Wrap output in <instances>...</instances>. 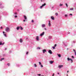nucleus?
Segmentation results:
<instances>
[{"label":"nucleus","instance_id":"49530a36","mask_svg":"<svg viewBox=\"0 0 76 76\" xmlns=\"http://www.w3.org/2000/svg\"><path fill=\"white\" fill-rule=\"evenodd\" d=\"M31 22H34V20H32Z\"/></svg>","mask_w":76,"mask_h":76},{"label":"nucleus","instance_id":"de8ad7c7","mask_svg":"<svg viewBox=\"0 0 76 76\" xmlns=\"http://www.w3.org/2000/svg\"><path fill=\"white\" fill-rule=\"evenodd\" d=\"M75 55L76 56V52H75Z\"/></svg>","mask_w":76,"mask_h":76},{"label":"nucleus","instance_id":"79ce46f5","mask_svg":"<svg viewBox=\"0 0 76 76\" xmlns=\"http://www.w3.org/2000/svg\"><path fill=\"white\" fill-rule=\"evenodd\" d=\"M28 52H27L26 53V54H28Z\"/></svg>","mask_w":76,"mask_h":76},{"label":"nucleus","instance_id":"a18cd8bd","mask_svg":"<svg viewBox=\"0 0 76 76\" xmlns=\"http://www.w3.org/2000/svg\"><path fill=\"white\" fill-rule=\"evenodd\" d=\"M73 43L75 44V41H73Z\"/></svg>","mask_w":76,"mask_h":76},{"label":"nucleus","instance_id":"9d476101","mask_svg":"<svg viewBox=\"0 0 76 76\" xmlns=\"http://www.w3.org/2000/svg\"><path fill=\"white\" fill-rule=\"evenodd\" d=\"M24 19H25V20H26V19H27V18H26V16L25 15H24Z\"/></svg>","mask_w":76,"mask_h":76},{"label":"nucleus","instance_id":"3c124183","mask_svg":"<svg viewBox=\"0 0 76 76\" xmlns=\"http://www.w3.org/2000/svg\"><path fill=\"white\" fill-rule=\"evenodd\" d=\"M23 22H25V20H23Z\"/></svg>","mask_w":76,"mask_h":76},{"label":"nucleus","instance_id":"c85d7f7f","mask_svg":"<svg viewBox=\"0 0 76 76\" xmlns=\"http://www.w3.org/2000/svg\"><path fill=\"white\" fill-rule=\"evenodd\" d=\"M37 75L39 76H41V74H37Z\"/></svg>","mask_w":76,"mask_h":76},{"label":"nucleus","instance_id":"423d86ee","mask_svg":"<svg viewBox=\"0 0 76 76\" xmlns=\"http://www.w3.org/2000/svg\"><path fill=\"white\" fill-rule=\"evenodd\" d=\"M48 53H50V54H52V51L51 50H49L48 51Z\"/></svg>","mask_w":76,"mask_h":76},{"label":"nucleus","instance_id":"37998d69","mask_svg":"<svg viewBox=\"0 0 76 76\" xmlns=\"http://www.w3.org/2000/svg\"><path fill=\"white\" fill-rule=\"evenodd\" d=\"M1 29H3V27H1Z\"/></svg>","mask_w":76,"mask_h":76},{"label":"nucleus","instance_id":"ddd939ff","mask_svg":"<svg viewBox=\"0 0 76 76\" xmlns=\"http://www.w3.org/2000/svg\"><path fill=\"white\" fill-rule=\"evenodd\" d=\"M19 28H20V26L17 27V30H19Z\"/></svg>","mask_w":76,"mask_h":76},{"label":"nucleus","instance_id":"0eeeda50","mask_svg":"<svg viewBox=\"0 0 76 76\" xmlns=\"http://www.w3.org/2000/svg\"><path fill=\"white\" fill-rule=\"evenodd\" d=\"M49 63L50 64H53L54 63V61H49Z\"/></svg>","mask_w":76,"mask_h":76},{"label":"nucleus","instance_id":"f704fd0d","mask_svg":"<svg viewBox=\"0 0 76 76\" xmlns=\"http://www.w3.org/2000/svg\"><path fill=\"white\" fill-rule=\"evenodd\" d=\"M65 17H67V15H65Z\"/></svg>","mask_w":76,"mask_h":76},{"label":"nucleus","instance_id":"bf43d9fd","mask_svg":"<svg viewBox=\"0 0 76 76\" xmlns=\"http://www.w3.org/2000/svg\"><path fill=\"white\" fill-rule=\"evenodd\" d=\"M69 34H70V33H69Z\"/></svg>","mask_w":76,"mask_h":76},{"label":"nucleus","instance_id":"393cba45","mask_svg":"<svg viewBox=\"0 0 76 76\" xmlns=\"http://www.w3.org/2000/svg\"><path fill=\"white\" fill-rule=\"evenodd\" d=\"M39 65H41V62H39Z\"/></svg>","mask_w":76,"mask_h":76},{"label":"nucleus","instance_id":"a878e982","mask_svg":"<svg viewBox=\"0 0 76 76\" xmlns=\"http://www.w3.org/2000/svg\"><path fill=\"white\" fill-rule=\"evenodd\" d=\"M66 5L67 7H68V5H67V4H66Z\"/></svg>","mask_w":76,"mask_h":76},{"label":"nucleus","instance_id":"864d4df0","mask_svg":"<svg viewBox=\"0 0 76 76\" xmlns=\"http://www.w3.org/2000/svg\"><path fill=\"white\" fill-rule=\"evenodd\" d=\"M2 4L0 3V6H1V5Z\"/></svg>","mask_w":76,"mask_h":76},{"label":"nucleus","instance_id":"2f4dec72","mask_svg":"<svg viewBox=\"0 0 76 76\" xmlns=\"http://www.w3.org/2000/svg\"><path fill=\"white\" fill-rule=\"evenodd\" d=\"M41 67H43V65H41Z\"/></svg>","mask_w":76,"mask_h":76},{"label":"nucleus","instance_id":"a19ab883","mask_svg":"<svg viewBox=\"0 0 76 76\" xmlns=\"http://www.w3.org/2000/svg\"><path fill=\"white\" fill-rule=\"evenodd\" d=\"M37 49H40V48L38 47L37 48Z\"/></svg>","mask_w":76,"mask_h":76},{"label":"nucleus","instance_id":"4be33fe9","mask_svg":"<svg viewBox=\"0 0 76 76\" xmlns=\"http://www.w3.org/2000/svg\"><path fill=\"white\" fill-rule=\"evenodd\" d=\"M63 6V4H60L59 6Z\"/></svg>","mask_w":76,"mask_h":76},{"label":"nucleus","instance_id":"e433bc0d","mask_svg":"<svg viewBox=\"0 0 76 76\" xmlns=\"http://www.w3.org/2000/svg\"><path fill=\"white\" fill-rule=\"evenodd\" d=\"M72 57L73 58H74V56H72Z\"/></svg>","mask_w":76,"mask_h":76},{"label":"nucleus","instance_id":"7c9ffc66","mask_svg":"<svg viewBox=\"0 0 76 76\" xmlns=\"http://www.w3.org/2000/svg\"><path fill=\"white\" fill-rule=\"evenodd\" d=\"M37 65L35 64H34V67H37Z\"/></svg>","mask_w":76,"mask_h":76},{"label":"nucleus","instance_id":"6e6d98bb","mask_svg":"<svg viewBox=\"0 0 76 76\" xmlns=\"http://www.w3.org/2000/svg\"><path fill=\"white\" fill-rule=\"evenodd\" d=\"M58 75H59L60 74L59 73H58Z\"/></svg>","mask_w":76,"mask_h":76},{"label":"nucleus","instance_id":"09e8293b","mask_svg":"<svg viewBox=\"0 0 76 76\" xmlns=\"http://www.w3.org/2000/svg\"><path fill=\"white\" fill-rule=\"evenodd\" d=\"M15 15H16V14H17V13H16V12H15Z\"/></svg>","mask_w":76,"mask_h":76},{"label":"nucleus","instance_id":"5701e85b","mask_svg":"<svg viewBox=\"0 0 76 76\" xmlns=\"http://www.w3.org/2000/svg\"><path fill=\"white\" fill-rule=\"evenodd\" d=\"M55 15L56 16H58V13L57 12L56 13Z\"/></svg>","mask_w":76,"mask_h":76},{"label":"nucleus","instance_id":"bb28decb","mask_svg":"<svg viewBox=\"0 0 76 76\" xmlns=\"http://www.w3.org/2000/svg\"><path fill=\"white\" fill-rule=\"evenodd\" d=\"M3 7H0V8L1 9H3Z\"/></svg>","mask_w":76,"mask_h":76},{"label":"nucleus","instance_id":"c03bdc74","mask_svg":"<svg viewBox=\"0 0 76 76\" xmlns=\"http://www.w3.org/2000/svg\"><path fill=\"white\" fill-rule=\"evenodd\" d=\"M69 15H71V16H72V14H69Z\"/></svg>","mask_w":76,"mask_h":76},{"label":"nucleus","instance_id":"8fccbe9b","mask_svg":"<svg viewBox=\"0 0 76 76\" xmlns=\"http://www.w3.org/2000/svg\"><path fill=\"white\" fill-rule=\"evenodd\" d=\"M53 76H54V74H53L52 75Z\"/></svg>","mask_w":76,"mask_h":76},{"label":"nucleus","instance_id":"052dcab7","mask_svg":"<svg viewBox=\"0 0 76 76\" xmlns=\"http://www.w3.org/2000/svg\"><path fill=\"white\" fill-rule=\"evenodd\" d=\"M42 76H44L43 75H42Z\"/></svg>","mask_w":76,"mask_h":76},{"label":"nucleus","instance_id":"7ed1b4c3","mask_svg":"<svg viewBox=\"0 0 76 76\" xmlns=\"http://www.w3.org/2000/svg\"><path fill=\"white\" fill-rule=\"evenodd\" d=\"M44 34H45V32H43L42 33V34H41L40 35V37H42V36L44 35Z\"/></svg>","mask_w":76,"mask_h":76},{"label":"nucleus","instance_id":"13d9d810","mask_svg":"<svg viewBox=\"0 0 76 76\" xmlns=\"http://www.w3.org/2000/svg\"><path fill=\"white\" fill-rule=\"evenodd\" d=\"M52 8H53V7H52Z\"/></svg>","mask_w":76,"mask_h":76},{"label":"nucleus","instance_id":"6e6552de","mask_svg":"<svg viewBox=\"0 0 76 76\" xmlns=\"http://www.w3.org/2000/svg\"><path fill=\"white\" fill-rule=\"evenodd\" d=\"M43 53H45V52H46L47 50L45 49H44L42 50Z\"/></svg>","mask_w":76,"mask_h":76},{"label":"nucleus","instance_id":"39448f33","mask_svg":"<svg viewBox=\"0 0 76 76\" xmlns=\"http://www.w3.org/2000/svg\"><path fill=\"white\" fill-rule=\"evenodd\" d=\"M4 44V42L3 43H2V42H0V45H3Z\"/></svg>","mask_w":76,"mask_h":76},{"label":"nucleus","instance_id":"a211bd4d","mask_svg":"<svg viewBox=\"0 0 76 76\" xmlns=\"http://www.w3.org/2000/svg\"><path fill=\"white\" fill-rule=\"evenodd\" d=\"M45 5H46V4L45 3L44 4H43L42 5V6L43 7L44 6H45Z\"/></svg>","mask_w":76,"mask_h":76},{"label":"nucleus","instance_id":"412c9836","mask_svg":"<svg viewBox=\"0 0 76 76\" xmlns=\"http://www.w3.org/2000/svg\"><path fill=\"white\" fill-rule=\"evenodd\" d=\"M4 58H2L1 59L0 61H2V60H4Z\"/></svg>","mask_w":76,"mask_h":76},{"label":"nucleus","instance_id":"4d7b16f0","mask_svg":"<svg viewBox=\"0 0 76 76\" xmlns=\"http://www.w3.org/2000/svg\"><path fill=\"white\" fill-rule=\"evenodd\" d=\"M42 1V0H41V1Z\"/></svg>","mask_w":76,"mask_h":76},{"label":"nucleus","instance_id":"4468645a","mask_svg":"<svg viewBox=\"0 0 76 76\" xmlns=\"http://www.w3.org/2000/svg\"><path fill=\"white\" fill-rule=\"evenodd\" d=\"M51 18L52 19V20H54V17L53 16H51Z\"/></svg>","mask_w":76,"mask_h":76},{"label":"nucleus","instance_id":"20e7f679","mask_svg":"<svg viewBox=\"0 0 76 76\" xmlns=\"http://www.w3.org/2000/svg\"><path fill=\"white\" fill-rule=\"evenodd\" d=\"M3 33L5 37H7V36L6 35V33L4 32V31H3Z\"/></svg>","mask_w":76,"mask_h":76},{"label":"nucleus","instance_id":"f257e3e1","mask_svg":"<svg viewBox=\"0 0 76 76\" xmlns=\"http://www.w3.org/2000/svg\"><path fill=\"white\" fill-rule=\"evenodd\" d=\"M5 30L7 32H9L10 31V28L9 27H7L5 29Z\"/></svg>","mask_w":76,"mask_h":76},{"label":"nucleus","instance_id":"f8f14e48","mask_svg":"<svg viewBox=\"0 0 76 76\" xmlns=\"http://www.w3.org/2000/svg\"><path fill=\"white\" fill-rule=\"evenodd\" d=\"M63 65H59L58 66V67L59 69L61 68V67H63Z\"/></svg>","mask_w":76,"mask_h":76},{"label":"nucleus","instance_id":"cd10ccee","mask_svg":"<svg viewBox=\"0 0 76 76\" xmlns=\"http://www.w3.org/2000/svg\"><path fill=\"white\" fill-rule=\"evenodd\" d=\"M7 65H8V66H10V63H8V64H7Z\"/></svg>","mask_w":76,"mask_h":76},{"label":"nucleus","instance_id":"9b49d317","mask_svg":"<svg viewBox=\"0 0 76 76\" xmlns=\"http://www.w3.org/2000/svg\"><path fill=\"white\" fill-rule=\"evenodd\" d=\"M36 39L37 41H38L39 40V37L38 36H37L36 37Z\"/></svg>","mask_w":76,"mask_h":76},{"label":"nucleus","instance_id":"f3484780","mask_svg":"<svg viewBox=\"0 0 76 76\" xmlns=\"http://www.w3.org/2000/svg\"><path fill=\"white\" fill-rule=\"evenodd\" d=\"M57 55L59 57H61V55L60 54H58Z\"/></svg>","mask_w":76,"mask_h":76},{"label":"nucleus","instance_id":"ea45409f","mask_svg":"<svg viewBox=\"0 0 76 76\" xmlns=\"http://www.w3.org/2000/svg\"><path fill=\"white\" fill-rule=\"evenodd\" d=\"M44 29H45V30H47V28H44Z\"/></svg>","mask_w":76,"mask_h":76},{"label":"nucleus","instance_id":"5fc2aeb1","mask_svg":"<svg viewBox=\"0 0 76 76\" xmlns=\"http://www.w3.org/2000/svg\"><path fill=\"white\" fill-rule=\"evenodd\" d=\"M67 73H69V71H67Z\"/></svg>","mask_w":76,"mask_h":76},{"label":"nucleus","instance_id":"4c0bfd02","mask_svg":"<svg viewBox=\"0 0 76 76\" xmlns=\"http://www.w3.org/2000/svg\"><path fill=\"white\" fill-rule=\"evenodd\" d=\"M18 17V16L17 15H15V18H16Z\"/></svg>","mask_w":76,"mask_h":76},{"label":"nucleus","instance_id":"473e14b6","mask_svg":"<svg viewBox=\"0 0 76 76\" xmlns=\"http://www.w3.org/2000/svg\"><path fill=\"white\" fill-rule=\"evenodd\" d=\"M52 48H53V49H55V47H53Z\"/></svg>","mask_w":76,"mask_h":76},{"label":"nucleus","instance_id":"c756f323","mask_svg":"<svg viewBox=\"0 0 76 76\" xmlns=\"http://www.w3.org/2000/svg\"><path fill=\"white\" fill-rule=\"evenodd\" d=\"M56 46H57V45L56 44H55L54 45V47H56Z\"/></svg>","mask_w":76,"mask_h":76},{"label":"nucleus","instance_id":"603ef678","mask_svg":"<svg viewBox=\"0 0 76 76\" xmlns=\"http://www.w3.org/2000/svg\"><path fill=\"white\" fill-rule=\"evenodd\" d=\"M7 50V48H5V50Z\"/></svg>","mask_w":76,"mask_h":76},{"label":"nucleus","instance_id":"dca6fc26","mask_svg":"<svg viewBox=\"0 0 76 76\" xmlns=\"http://www.w3.org/2000/svg\"><path fill=\"white\" fill-rule=\"evenodd\" d=\"M20 28L21 30H23V28L21 27V26H20Z\"/></svg>","mask_w":76,"mask_h":76},{"label":"nucleus","instance_id":"6ab92c4d","mask_svg":"<svg viewBox=\"0 0 76 76\" xmlns=\"http://www.w3.org/2000/svg\"><path fill=\"white\" fill-rule=\"evenodd\" d=\"M20 42H22V39H20Z\"/></svg>","mask_w":76,"mask_h":76},{"label":"nucleus","instance_id":"b1692460","mask_svg":"<svg viewBox=\"0 0 76 76\" xmlns=\"http://www.w3.org/2000/svg\"><path fill=\"white\" fill-rule=\"evenodd\" d=\"M43 7L42 6H42H41L40 7V9H42V7Z\"/></svg>","mask_w":76,"mask_h":76},{"label":"nucleus","instance_id":"f03ea898","mask_svg":"<svg viewBox=\"0 0 76 76\" xmlns=\"http://www.w3.org/2000/svg\"><path fill=\"white\" fill-rule=\"evenodd\" d=\"M67 60H68V61H69V60H71V62L73 63V60H72V59L71 58H68Z\"/></svg>","mask_w":76,"mask_h":76},{"label":"nucleus","instance_id":"58836bf2","mask_svg":"<svg viewBox=\"0 0 76 76\" xmlns=\"http://www.w3.org/2000/svg\"><path fill=\"white\" fill-rule=\"evenodd\" d=\"M70 10H73V8H70Z\"/></svg>","mask_w":76,"mask_h":76},{"label":"nucleus","instance_id":"680f3d73","mask_svg":"<svg viewBox=\"0 0 76 76\" xmlns=\"http://www.w3.org/2000/svg\"><path fill=\"white\" fill-rule=\"evenodd\" d=\"M67 50H68V49H67Z\"/></svg>","mask_w":76,"mask_h":76},{"label":"nucleus","instance_id":"2eb2a0df","mask_svg":"<svg viewBox=\"0 0 76 76\" xmlns=\"http://www.w3.org/2000/svg\"><path fill=\"white\" fill-rule=\"evenodd\" d=\"M42 27H45V24H42Z\"/></svg>","mask_w":76,"mask_h":76},{"label":"nucleus","instance_id":"1a4fd4ad","mask_svg":"<svg viewBox=\"0 0 76 76\" xmlns=\"http://www.w3.org/2000/svg\"><path fill=\"white\" fill-rule=\"evenodd\" d=\"M49 24H48V25L49 26H51V23H50V21H49Z\"/></svg>","mask_w":76,"mask_h":76},{"label":"nucleus","instance_id":"72a5a7b5","mask_svg":"<svg viewBox=\"0 0 76 76\" xmlns=\"http://www.w3.org/2000/svg\"><path fill=\"white\" fill-rule=\"evenodd\" d=\"M9 53H12V51H11V50L10 51Z\"/></svg>","mask_w":76,"mask_h":76},{"label":"nucleus","instance_id":"aec40b11","mask_svg":"<svg viewBox=\"0 0 76 76\" xmlns=\"http://www.w3.org/2000/svg\"><path fill=\"white\" fill-rule=\"evenodd\" d=\"M49 39H51L52 38V36H49Z\"/></svg>","mask_w":76,"mask_h":76},{"label":"nucleus","instance_id":"c9c22d12","mask_svg":"<svg viewBox=\"0 0 76 76\" xmlns=\"http://www.w3.org/2000/svg\"><path fill=\"white\" fill-rule=\"evenodd\" d=\"M73 51H74L75 53L76 52V50H75V49H73Z\"/></svg>","mask_w":76,"mask_h":76}]
</instances>
